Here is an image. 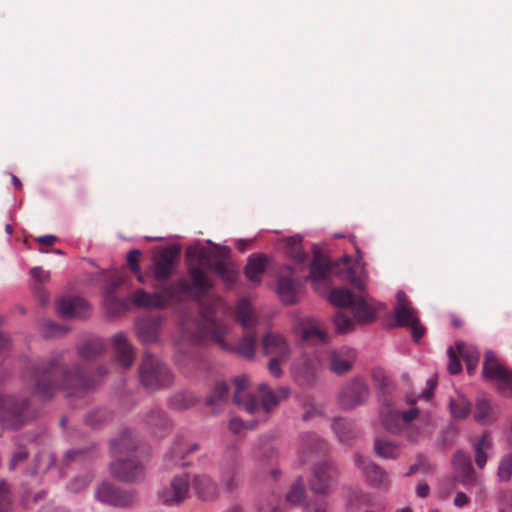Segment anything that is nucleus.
Returning a JSON list of instances; mask_svg holds the SVG:
<instances>
[{
    "label": "nucleus",
    "mask_w": 512,
    "mask_h": 512,
    "mask_svg": "<svg viewBox=\"0 0 512 512\" xmlns=\"http://www.w3.org/2000/svg\"><path fill=\"white\" fill-rule=\"evenodd\" d=\"M141 256V251L134 249L129 251L127 255V265L130 270L137 274L138 281L143 282V276L140 274V266H139V258Z\"/></svg>",
    "instance_id": "52"
},
{
    "label": "nucleus",
    "mask_w": 512,
    "mask_h": 512,
    "mask_svg": "<svg viewBox=\"0 0 512 512\" xmlns=\"http://www.w3.org/2000/svg\"><path fill=\"white\" fill-rule=\"evenodd\" d=\"M448 355H449L448 371L451 374L456 375L462 370V365H461L456 353L454 352L453 348H449Z\"/></svg>",
    "instance_id": "54"
},
{
    "label": "nucleus",
    "mask_w": 512,
    "mask_h": 512,
    "mask_svg": "<svg viewBox=\"0 0 512 512\" xmlns=\"http://www.w3.org/2000/svg\"><path fill=\"white\" fill-rule=\"evenodd\" d=\"M32 418L28 397L0 394V425L3 428L19 429Z\"/></svg>",
    "instance_id": "5"
},
{
    "label": "nucleus",
    "mask_w": 512,
    "mask_h": 512,
    "mask_svg": "<svg viewBox=\"0 0 512 512\" xmlns=\"http://www.w3.org/2000/svg\"><path fill=\"white\" fill-rule=\"evenodd\" d=\"M179 256L180 248L177 246L163 248L153 256L154 276L158 281H165L172 275Z\"/></svg>",
    "instance_id": "14"
},
{
    "label": "nucleus",
    "mask_w": 512,
    "mask_h": 512,
    "mask_svg": "<svg viewBox=\"0 0 512 512\" xmlns=\"http://www.w3.org/2000/svg\"><path fill=\"white\" fill-rule=\"evenodd\" d=\"M305 487L301 478L297 479L286 495V499L293 505L300 504L305 498Z\"/></svg>",
    "instance_id": "47"
},
{
    "label": "nucleus",
    "mask_w": 512,
    "mask_h": 512,
    "mask_svg": "<svg viewBox=\"0 0 512 512\" xmlns=\"http://www.w3.org/2000/svg\"><path fill=\"white\" fill-rule=\"evenodd\" d=\"M396 300L397 303L394 307L396 326L403 327L416 323V320H418L417 311L412 307L406 294L403 291H398Z\"/></svg>",
    "instance_id": "22"
},
{
    "label": "nucleus",
    "mask_w": 512,
    "mask_h": 512,
    "mask_svg": "<svg viewBox=\"0 0 512 512\" xmlns=\"http://www.w3.org/2000/svg\"><path fill=\"white\" fill-rule=\"evenodd\" d=\"M498 410L491 404L490 399L485 396L478 398L474 418L477 422L488 425L497 419Z\"/></svg>",
    "instance_id": "28"
},
{
    "label": "nucleus",
    "mask_w": 512,
    "mask_h": 512,
    "mask_svg": "<svg viewBox=\"0 0 512 512\" xmlns=\"http://www.w3.org/2000/svg\"><path fill=\"white\" fill-rule=\"evenodd\" d=\"M482 375L488 380L497 382L498 391L506 396H512V370L503 366L492 351L485 353Z\"/></svg>",
    "instance_id": "9"
},
{
    "label": "nucleus",
    "mask_w": 512,
    "mask_h": 512,
    "mask_svg": "<svg viewBox=\"0 0 512 512\" xmlns=\"http://www.w3.org/2000/svg\"><path fill=\"white\" fill-rule=\"evenodd\" d=\"M327 451V444L316 434L306 433L301 437L300 458L303 463L310 461L314 456H320Z\"/></svg>",
    "instance_id": "24"
},
{
    "label": "nucleus",
    "mask_w": 512,
    "mask_h": 512,
    "mask_svg": "<svg viewBox=\"0 0 512 512\" xmlns=\"http://www.w3.org/2000/svg\"><path fill=\"white\" fill-rule=\"evenodd\" d=\"M189 491L190 478L188 474H176L158 491V499L166 506H178L188 498Z\"/></svg>",
    "instance_id": "10"
},
{
    "label": "nucleus",
    "mask_w": 512,
    "mask_h": 512,
    "mask_svg": "<svg viewBox=\"0 0 512 512\" xmlns=\"http://www.w3.org/2000/svg\"><path fill=\"white\" fill-rule=\"evenodd\" d=\"M301 243L302 238L300 236H291L286 240L287 254L297 264H303L306 259Z\"/></svg>",
    "instance_id": "38"
},
{
    "label": "nucleus",
    "mask_w": 512,
    "mask_h": 512,
    "mask_svg": "<svg viewBox=\"0 0 512 512\" xmlns=\"http://www.w3.org/2000/svg\"><path fill=\"white\" fill-rule=\"evenodd\" d=\"M56 310L62 318L85 319L90 315V307L81 297L60 298L56 302Z\"/></svg>",
    "instance_id": "16"
},
{
    "label": "nucleus",
    "mask_w": 512,
    "mask_h": 512,
    "mask_svg": "<svg viewBox=\"0 0 512 512\" xmlns=\"http://www.w3.org/2000/svg\"><path fill=\"white\" fill-rule=\"evenodd\" d=\"M450 410L454 418L464 419L471 412V404L465 397L459 396L450 401Z\"/></svg>",
    "instance_id": "42"
},
{
    "label": "nucleus",
    "mask_w": 512,
    "mask_h": 512,
    "mask_svg": "<svg viewBox=\"0 0 512 512\" xmlns=\"http://www.w3.org/2000/svg\"><path fill=\"white\" fill-rule=\"evenodd\" d=\"M333 320L338 333L344 334L354 328V321L344 311H338Z\"/></svg>",
    "instance_id": "48"
},
{
    "label": "nucleus",
    "mask_w": 512,
    "mask_h": 512,
    "mask_svg": "<svg viewBox=\"0 0 512 512\" xmlns=\"http://www.w3.org/2000/svg\"><path fill=\"white\" fill-rule=\"evenodd\" d=\"M228 307L221 299H215L204 305L201 309V321L197 333L191 335L195 342L211 339L225 351H235L241 357L253 359L256 351L257 335L254 331L258 317L250 302L241 299L235 308L236 320L246 331L237 346L225 341L228 333V324L220 316L225 315Z\"/></svg>",
    "instance_id": "2"
},
{
    "label": "nucleus",
    "mask_w": 512,
    "mask_h": 512,
    "mask_svg": "<svg viewBox=\"0 0 512 512\" xmlns=\"http://www.w3.org/2000/svg\"><path fill=\"white\" fill-rule=\"evenodd\" d=\"M196 397L190 392H179L172 395L168 400V406L174 410H186L194 406Z\"/></svg>",
    "instance_id": "37"
},
{
    "label": "nucleus",
    "mask_w": 512,
    "mask_h": 512,
    "mask_svg": "<svg viewBox=\"0 0 512 512\" xmlns=\"http://www.w3.org/2000/svg\"><path fill=\"white\" fill-rule=\"evenodd\" d=\"M95 497L102 503L116 507H129L137 499L134 490H122L108 482H103L96 488Z\"/></svg>",
    "instance_id": "11"
},
{
    "label": "nucleus",
    "mask_w": 512,
    "mask_h": 512,
    "mask_svg": "<svg viewBox=\"0 0 512 512\" xmlns=\"http://www.w3.org/2000/svg\"><path fill=\"white\" fill-rule=\"evenodd\" d=\"M235 391L233 401L248 413L253 414L258 408V398L255 395H244V391L249 385V379L246 375H240L233 380Z\"/></svg>",
    "instance_id": "19"
},
{
    "label": "nucleus",
    "mask_w": 512,
    "mask_h": 512,
    "mask_svg": "<svg viewBox=\"0 0 512 512\" xmlns=\"http://www.w3.org/2000/svg\"><path fill=\"white\" fill-rule=\"evenodd\" d=\"M124 435L129 439L123 441L121 445L124 450V458H137L138 440L132 435L131 431H122L117 438L111 441V443L119 441Z\"/></svg>",
    "instance_id": "40"
},
{
    "label": "nucleus",
    "mask_w": 512,
    "mask_h": 512,
    "mask_svg": "<svg viewBox=\"0 0 512 512\" xmlns=\"http://www.w3.org/2000/svg\"><path fill=\"white\" fill-rule=\"evenodd\" d=\"M407 411H398L389 406L381 412V418L385 429L393 434H404L410 441H416L418 431L412 429V422L416 420L420 411L415 407V400Z\"/></svg>",
    "instance_id": "8"
},
{
    "label": "nucleus",
    "mask_w": 512,
    "mask_h": 512,
    "mask_svg": "<svg viewBox=\"0 0 512 512\" xmlns=\"http://www.w3.org/2000/svg\"><path fill=\"white\" fill-rule=\"evenodd\" d=\"M492 446L490 439L487 435H483L478 442L474 445L475 448V462L478 468L483 469L486 461L487 454L486 450L490 449Z\"/></svg>",
    "instance_id": "44"
},
{
    "label": "nucleus",
    "mask_w": 512,
    "mask_h": 512,
    "mask_svg": "<svg viewBox=\"0 0 512 512\" xmlns=\"http://www.w3.org/2000/svg\"><path fill=\"white\" fill-rule=\"evenodd\" d=\"M112 346L116 360L123 368L132 366L135 357V350L123 333H117L112 337Z\"/></svg>",
    "instance_id": "26"
},
{
    "label": "nucleus",
    "mask_w": 512,
    "mask_h": 512,
    "mask_svg": "<svg viewBox=\"0 0 512 512\" xmlns=\"http://www.w3.org/2000/svg\"><path fill=\"white\" fill-rule=\"evenodd\" d=\"M366 480L374 487L387 489L390 481L387 472L375 463H368L363 466Z\"/></svg>",
    "instance_id": "29"
},
{
    "label": "nucleus",
    "mask_w": 512,
    "mask_h": 512,
    "mask_svg": "<svg viewBox=\"0 0 512 512\" xmlns=\"http://www.w3.org/2000/svg\"><path fill=\"white\" fill-rule=\"evenodd\" d=\"M374 449L376 454L382 458H396L399 454L397 445L383 438L375 440Z\"/></svg>",
    "instance_id": "41"
},
{
    "label": "nucleus",
    "mask_w": 512,
    "mask_h": 512,
    "mask_svg": "<svg viewBox=\"0 0 512 512\" xmlns=\"http://www.w3.org/2000/svg\"><path fill=\"white\" fill-rule=\"evenodd\" d=\"M229 252L227 247L222 246L188 248L186 252L188 260L187 278L177 280L174 284L163 288L159 293L149 294L143 289H138L133 294V302L140 307L160 308L168 300L179 295H186L196 301L201 300L213 287L212 280L205 269H212L216 261L225 262Z\"/></svg>",
    "instance_id": "1"
},
{
    "label": "nucleus",
    "mask_w": 512,
    "mask_h": 512,
    "mask_svg": "<svg viewBox=\"0 0 512 512\" xmlns=\"http://www.w3.org/2000/svg\"><path fill=\"white\" fill-rule=\"evenodd\" d=\"M350 308L357 322L369 323L375 319L374 310L361 297H356Z\"/></svg>",
    "instance_id": "32"
},
{
    "label": "nucleus",
    "mask_w": 512,
    "mask_h": 512,
    "mask_svg": "<svg viewBox=\"0 0 512 512\" xmlns=\"http://www.w3.org/2000/svg\"><path fill=\"white\" fill-rule=\"evenodd\" d=\"M103 417V413L101 411H96L94 413H90L86 417V422L91 426H96L101 423Z\"/></svg>",
    "instance_id": "64"
},
{
    "label": "nucleus",
    "mask_w": 512,
    "mask_h": 512,
    "mask_svg": "<svg viewBox=\"0 0 512 512\" xmlns=\"http://www.w3.org/2000/svg\"><path fill=\"white\" fill-rule=\"evenodd\" d=\"M302 338L306 341L325 342L327 335L315 322H310L302 329Z\"/></svg>",
    "instance_id": "45"
},
{
    "label": "nucleus",
    "mask_w": 512,
    "mask_h": 512,
    "mask_svg": "<svg viewBox=\"0 0 512 512\" xmlns=\"http://www.w3.org/2000/svg\"><path fill=\"white\" fill-rule=\"evenodd\" d=\"M97 454L95 444H89L85 447L73 448L68 450L65 454V460L67 463L70 462H82L94 458Z\"/></svg>",
    "instance_id": "34"
},
{
    "label": "nucleus",
    "mask_w": 512,
    "mask_h": 512,
    "mask_svg": "<svg viewBox=\"0 0 512 512\" xmlns=\"http://www.w3.org/2000/svg\"><path fill=\"white\" fill-rule=\"evenodd\" d=\"M258 392L260 400H258V408L253 413L256 414L260 411H264L265 414L271 412L279 403L289 396V389L287 387H278L276 390H272L265 383L258 386Z\"/></svg>",
    "instance_id": "17"
},
{
    "label": "nucleus",
    "mask_w": 512,
    "mask_h": 512,
    "mask_svg": "<svg viewBox=\"0 0 512 512\" xmlns=\"http://www.w3.org/2000/svg\"><path fill=\"white\" fill-rule=\"evenodd\" d=\"M197 449V444H188L183 440L175 442L168 453L165 455V469L172 470L177 466H186L187 463L184 461L186 454L196 451Z\"/></svg>",
    "instance_id": "25"
},
{
    "label": "nucleus",
    "mask_w": 512,
    "mask_h": 512,
    "mask_svg": "<svg viewBox=\"0 0 512 512\" xmlns=\"http://www.w3.org/2000/svg\"><path fill=\"white\" fill-rule=\"evenodd\" d=\"M287 360L288 359H280V358H276V357H270V360L267 365L269 373L275 378H280L283 373L281 365H282V363H284Z\"/></svg>",
    "instance_id": "53"
},
{
    "label": "nucleus",
    "mask_w": 512,
    "mask_h": 512,
    "mask_svg": "<svg viewBox=\"0 0 512 512\" xmlns=\"http://www.w3.org/2000/svg\"><path fill=\"white\" fill-rule=\"evenodd\" d=\"M139 376L141 383L150 390L166 388L173 383L170 369L150 352L143 355Z\"/></svg>",
    "instance_id": "7"
},
{
    "label": "nucleus",
    "mask_w": 512,
    "mask_h": 512,
    "mask_svg": "<svg viewBox=\"0 0 512 512\" xmlns=\"http://www.w3.org/2000/svg\"><path fill=\"white\" fill-rule=\"evenodd\" d=\"M459 355L464 359L469 374H472L477 367L479 352L465 343L456 344Z\"/></svg>",
    "instance_id": "35"
},
{
    "label": "nucleus",
    "mask_w": 512,
    "mask_h": 512,
    "mask_svg": "<svg viewBox=\"0 0 512 512\" xmlns=\"http://www.w3.org/2000/svg\"><path fill=\"white\" fill-rule=\"evenodd\" d=\"M337 481V471L329 463L323 462L315 466L309 480L310 490L316 494L328 495Z\"/></svg>",
    "instance_id": "13"
},
{
    "label": "nucleus",
    "mask_w": 512,
    "mask_h": 512,
    "mask_svg": "<svg viewBox=\"0 0 512 512\" xmlns=\"http://www.w3.org/2000/svg\"><path fill=\"white\" fill-rule=\"evenodd\" d=\"M228 391L229 388L225 382L221 381L215 384L213 390L211 391L206 401L208 406L215 407L213 413H218V407L227 402Z\"/></svg>",
    "instance_id": "33"
},
{
    "label": "nucleus",
    "mask_w": 512,
    "mask_h": 512,
    "mask_svg": "<svg viewBox=\"0 0 512 512\" xmlns=\"http://www.w3.org/2000/svg\"><path fill=\"white\" fill-rule=\"evenodd\" d=\"M512 476V455L504 456L498 467V477L501 481H508Z\"/></svg>",
    "instance_id": "50"
},
{
    "label": "nucleus",
    "mask_w": 512,
    "mask_h": 512,
    "mask_svg": "<svg viewBox=\"0 0 512 512\" xmlns=\"http://www.w3.org/2000/svg\"><path fill=\"white\" fill-rule=\"evenodd\" d=\"M329 299L334 306L351 307L356 296L347 288H336L331 291Z\"/></svg>",
    "instance_id": "39"
},
{
    "label": "nucleus",
    "mask_w": 512,
    "mask_h": 512,
    "mask_svg": "<svg viewBox=\"0 0 512 512\" xmlns=\"http://www.w3.org/2000/svg\"><path fill=\"white\" fill-rule=\"evenodd\" d=\"M228 427H229V430L234 433V434H238L240 433L244 428H249V429H252L254 427L253 424H249V423H245L243 422L241 419L235 417V418H232L230 421H229V424H228Z\"/></svg>",
    "instance_id": "57"
},
{
    "label": "nucleus",
    "mask_w": 512,
    "mask_h": 512,
    "mask_svg": "<svg viewBox=\"0 0 512 512\" xmlns=\"http://www.w3.org/2000/svg\"><path fill=\"white\" fill-rule=\"evenodd\" d=\"M91 482V477L88 475H84L78 478H75L70 482L68 488L73 492H79L83 488H85Z\"/></svg>",
    "instance_id": "56"
},
{
    "label": "nucleus",
    "mask_w": 512,
    "mask_h": 512,
    "mask_svg": "<svg viewBox=\"0 0 512 512\" xmlns=\"http://www.w3.org/2000/svg\"><path fill=\"white\" fill-rule=\"evenodd\" d=\"M333 429L342 442H349V440L354 436L351 430V425L343 419L335 420L333 423Z\"/></svg>",
    "instance_id": "49"
},
{
    "label": "nucleus",
    "mask_w": 512,
    "mask_h": 512,
    "mask_svg": "<svg viewBox=\"0 0 512 512\" xmlns=\"http://www.w3.org/2000/svg\"><path fill=\"white\" fill-rule=\"evenodd\" d=\"M192 486L197 497L203 501H213L219 497L220 488L215 480L207 474H196Z\"/></svg>",
    "instance_id": "21"
},
{
    "label": "nucleus",
    "mask_w": 512,
    "mask_h": 512,
    "mask_svg": "<svg viewBox=\"0 0 512 512\" xmlns=\"http://www.w3.org/2000/svg\"><path fill=\"white\" fill-rule=\"evenodd\" d=\"M10 500L8 485L5 481H0V505Z\"/></svg>",
    "instance_id": "63"
},
{
    "label": "nucleus",
    "mask_w": 512,
    "mask_h": 512,
    "mask_svg": "<svg viewBox=\"0 0 512 512\" xmlns=\"http://www.w3.org/2000/svg\"><path fill=\"white\" fill-rule=\"evenodd\" d=\"M356 360V352L353 348L343 346L330 351L328 367L336 375L348 373Z\"/></svg>",
    "instance_id": "18"
},
{
    "label": "nucleus",
    "mask_w": 512,
    "mask_h": 512,
    "mask_svg": "<svg viewBox=\"0 0 512 512\" xmlns=\"http://www.w3.org/2000/svg\"><path fill=\"white\" fill-rule=\"evenodd\" d=\"M145 422L156 428H166L169 426V421L165 413L159 408H153L145 416Z\"/></svg>",
    "instance_id": "46"
},
{
    "label": "nucleus",
    "mask_w": 512,
    "mask_h": 512,
    "mask_svg": "<svg viewBox=\"0 0 512 512\" xmlns=\"http://www.w3.org/2000/svg\"><path fill=\"white\" fill-rule=\"evenodd\" d=\"M220 485L227 493L236 491L242 482L243 459L240 450L232 445L225 449L218 464Z\"/></svg>",
    "instance_id": "6"
},
{
    "label": "nucleus",
    "mask_w": 512,
    "mask_h": 512,
    "mask_svg": "<svg viewBox=\"0 0 512 512\" xmlns=\"http://www.w3.org/2000/svg\"><path fill=\"white\" fill-rule=\"evenodd\" d=\"M30 274L33 279L40 284L47 282L50 278V273L43 270L41 267L32 268Z\"/></svg>",
    "instance_id": "58"
},
{
    "label": "nucleus",
    "mask_w": 512,
    "mask_h": 512,
    "mask_svg": "<svg viewBox=\"0 0 512 512\" xmlns=\"http://www.w3.org/2000/svg\"><path fill=\"white\" fill-rule=\"evenodd\" d=\"M31 377L35 394L43 399L52 397L56 391L60 390L67 396L82 395L97 383L95 377L87 376L79 367L70 371L62 361V354L33 365Z\"/></svg>",
    "instance_id": "3"
},
{
    "label": "nucleus",
    "mask_w": 512,
    "mask_h": 512,
    "mask_svg": "<svg viewBox=\"0 0 512 512\" xmlns=\"http://www.w3.org/2000/svg\"><path fill=\"white\" fill-rule=\"evenodd\" d=\"M368 397V385L360 378H355L341 388L338 402L344 409H354L366 403Z\"/></svg>",
    "instance_id": "12"
},
{
    "label": "nucleus",
    "mask_w": 512,
    "mask_h": 512,
    "mask_svg": "<svg viewBox=\"0 0 512 512\" xmlns=\"http://www.w3.org/2000/svg\"><path fill=\"white\" fill-rule=\"evenodd\" d=\"M453 466L457 480L466 487L476 483L477 476L468 454L458 451L453 456Z\"/></svg>",
    "instance_id": "20"
},
{
    "label": "nucleus",
    "mask_w": 512,
    "mask_h": 512,
    "mask_svg": "<svg viewBox=\"0 0 512 512\" xmlns=\"http://www.w3.org/2000/svg\"><path fill=\"white\" fill-rule=\"evenodd\" d=\"M470 502V498L463 492H457L455 498H454V505L462 508L466 505H468Z\"/></svg>",
    "instance_id": "62"
},
{
    "label": "nucleus",
    "mask_w": 512,
    "mask_h": 512,
    "mask_svg": "<svg viewBox=\"0 0 512 512\" xmlns=\"http://www.w3.org/2000/svg\"><path fill=\"white\" fill-rule=\"evenodd\" d=\"M261 350L267 357L289 359L291 350L284 335L277 332H267L261 339Z\"/></svg>",
    "instance_id": "15"
},
{
    "label": "nucleus",
    "mask_w": 512,
    "mask_h": 512,
    "mask_svg": "<svg viewBox=\"0 0 512 512\" xmlns=\"http://www.w3.org/2000/svg\"><path fill=\"white\" fill-rule=\"evenodd\" d=\"M28 457V452L23 447H19L17 451L13 454L10 462H9V469L14 470L16 469L17 465L23 461H25Z\"/></svg>",
    "instance_id": "55"
},
{
    "label": "nucleus",
    "mask_w": 512,
    "mask_h": 512,
    "mask_svg": "<svg viewBox=\"0 0 512 512\" xmlns=\"http://www.w3.org/2000/svg\"><path fill=\"white\" fill-rule=\"evenodd\" d=\"M347 279L352 286L359 290H363L365 287L364 281L360 276H357L352 270L348 271Z\"/></svg>",
    "instance_id": "59"
},
{
    "label": "nucleus",
    "mask_w": 512,
    "mask_h": 512,
    "mask_svg": "<svg viewBox=\"0 0 512 512\" xmlns=\"http://www.w3.org/2000/svg\"><path fill=\"white\" fill-rule=\"evenodd\" d=\"M277 291L284 303L293 304L296 302L297 285L294 272L289 266H286L279 273Z\"/></svg>",
    "instance_id": "23"
},
{
    "label": "nucleus",
    "mask_w": 512,
    "mask_h": 512,
    "mask_svg": "<svg viewBox=\"0 0 512 512\" xmlns=\"http://www.w3.org/2000/svg\"><path fill=\"white\" fill-rule=\"evenodd\" d=\"M104 344L100 339H91L78 347V354L84 360H92L101 355Z\"/></svg>",
    "instance_id": "36"
},
{
    "label": "nucleus",
    "mask_w": 512,
    "mask_h": 512,
    "mask_svg": "<svg viewBox=\"0 0 512 512\" xmlns=\"http://www.w3.org/2000/svg\"><path fill=\"white\" fill-rule=\"evenodd\" d=\"M209 270L217 274L227 285H233L236 281V271L223 261H216Z\"/></svg>",
    "instance_id": "43"
},
{
    "label": "nucleus",
    "mask_w": 512,
    "mask_h": 512,
    "mask_svg": "<svg viewBox=\"0 0 512 512\" xmlns=\"http://www.w3.org/2000/svg\"><path fill=\"white\" fill-rule=\"evenodd\" d=\"M129 440L125 435L116 442L110 443L111 456L114 459L110 464L111 475L127 483H137L145 479V467L137 458H124L122 442Z\"/></svg>",
    "instance_id": "4"
},
{
    "label": "nucleus",
    "mask_w": 512,
    "mask_h": 512,
    "mask_svg": "<svg viewBox=\"0 0 512 512\" xmlns=\"http://www.w3.org/2000/svg\"><path fill=\"white\" fill-rule=\"evenodd\" d=\"M435 388H436V381L434 379L428 380L427 388L419 395L418 398L429 400L431 398Z\"/></svg>",
    "instance_id": "61"
},
{
    "label": "nucleus",
    "mask_w": 512,
    "mask_h": 512,
    "mask_svg": "<svg viewBox=\"0 0 512 512\" xmlns=\"http://www.w3.org/2000/svg\"><path fill=\"white\" fill-rule=\"evenodd\" d=\"M267 257L263 254H253L249 257L245 267L246 277L253 283L259 284L261 276L266 270Z\"/></svg>",
    "instance_id": "30"
},
{
    "label": "nucleus",
    "mask_w": 512,
    "mask_h": 512,
    "mask_svg": "<svg viewBox=\"0 0 512 512\" xmlns=\"http://www.w3.org/2000/svg\"><path fill=\"white\" fill-rule=\"evenodd\" d=\"M332 266L329 260L320 252H315L310 266V277L313 282L326 281Z\"/></svg>",
    "instance_id": "31"
},
{
    "label": "nucleus",
    "mask_w": 512,
    "mask_h": 512,
    "mask_svg": "<svg viewBox=\"0 0 512 512\" xmlns=\"http://www.w3.org/2000/svg\"><path fill=\"white\" fill-rule=\"evenodd\" d=\"M67 330L66 327L56 324L53 321L45 320L43 322V335L47 338L63 335Z\"/></svg>",
    "instance_id": "51"
},
{
    "label": "nucleus",
    "mask_w": 512,
    "mask_h": 512,
    "mask_svg": "<svg viewBox=\"0 0 512 512\" xmlns=\"http://www.w3.org/2000/svg\"><path fill=\"white\" fill-rule=\"evenodd\" d=\"M162 319L160 316L143 317L137 321L138 337L144 344L158 340Z\"/></svg>",
    "instance_id": "27"
},
{
    "label": "nucleus",
    "mask_w": 512,
    "mask_h": 512,
    "mask_svg": "<svg viewBox=\"0 0 512 512\" xmlns=\"http://www.w3.org/2000/svg\"><path fill=\"white\" fill-rule=\"evenodd\" d=\"M412 328V336L414 341L418 342L425 334V328L420 325L419 320L416 323L409 325Z\"/></svg>",
    "instance_id": "60"
}]
</instances>
